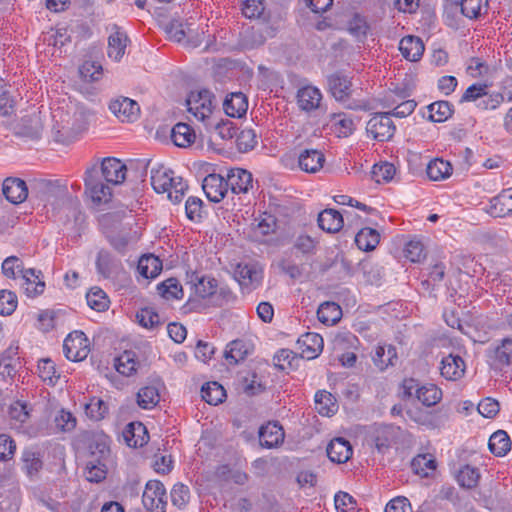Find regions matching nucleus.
Masks as SVG:
<instances>
[{
    "instance_id": "nucleus-32",
    "label": "nucleus",
    "mask_w": 512,
    "mask_h": 512,
    "mask_svg": "<svg viewBox=\"0 0 512 512\" xmlns=\"http://www.w3.org/2000/svg\"><path fill=\"white\" fill-rule=\"evenodd\" d=\"M512 364V340L504 339L491 356V365L498 370Z\"/></svg>"
},
{
    "instance_id": "nucleus-12",
    "label": "nucleus",
    "mask_w": 512,
    "mask_h": 512,
    "mask_svg": "<svg viewBox=\"0 0 512 512\" xmlns=\"http://www.w3.org/2000/svg\"><path fill=\"white\" fill-rule=\"evenodd\" d=\"M401 430L393 425H381L374 429L371 439L377 451L386 453L399 439Z\"/></svg>"
},
{
    "instance_id": "nucleus-11",
    "label": "nucleus",
    "mask_w": 512,
    "mask_h": 512,
    "mask_svg": "<svg viewBox=\"0 0 512 512\" xmlns=\"http://www.w3.org/2000/svg\"><path fill=\"white\" fill-rule=\"evenodd\" d=\"M323 95L319 88L314 85L300 87L296 93V104L299 110L310 114L322 107Z\"/></svg>"
},
{
    "instance_id": "nucleus-50",
    "label": "nucleus",
    "mask_w": 512,
    "mask_h": 512,
    "mask_svg": "<svg viewBox=\"0 0 512 512\" xmlns=\"http://www.w3.org/2000/svg\"><path fill=\"white\" fill-rule=\"evenodd\" d=\"M110 458V447L108 443V439L106 437H101L96 439L90 445V460H95L97 462L108 463Z\"/></svg>"
},
{
    "instance_id": "nucleus-45",
    "label": "nucleus",
    "mask_w": 512,
    "mask_h": 512,
    "mask_svg": "<svg viewBox=\"0 0 512 512\" xmlns=\"http://www.w3.org/2000/svg\"><path fill=\"white\" fill-rule=\"evenodd\" d=\"M37 369L39 377L47 385L54 386L60 378L55 363L50 358L39 360Z\"/></svg>"
},
{
    "instance_id": "nucleus-3",
    "label": "nucleus",
    "mask_w": 512,
    "mask_h": 512,
    "mask_svg": "<svg viewBox=\"0 0 512 512\" xmlns=\"http://www.w3.org/2000/svg\"><path fill=\"white\" fill-rule=\"evenodd\" d=\"M85 194L90 198L93 204L101 205L107 203L111 198L110 187L103 183L99 176L97 165L86 169L84 175Z\"/></svg>"
},
{
    "instance_id": "nucleus-46",
    "label": "nucleus",
    "mask_w": 512,
    "mask_h": 512,
    "mask_svg": "<svg viewBox=\"0 0 512 512\" xmlns=\"http://www.w3.org/2000/svg\"><path fill=\"white\" fill-rule=\"evenodd\" d=\"M96 267L103 277L110 278L115 274L118 262L109 252L102 250L98 253Z\"/></svg>"
},
{
    "instance_id": "nucleus-61",
    "label": "nucleus",
    "mask_w": 512,
    "mask_h": 512,
    "mask_svg": "<svg viewBox=\"0 0 512 512\" xmlns=\"http://www.w3.org/2000/svg\"><path fill=\"white\" fill-rule=\"evenodd\" d=\"M170 496L172 504L179 509H182L189 502L190 490L188 486L182 483H177L173 486Z\"/></svg>"
},
{
    "instance_id": "nucleus-38",
    "label": "nucleus",
    "mask_w": 512,
    "mask_h": 512,
    "mask_svg": "<svg viewBox=\"0 0 512 512\" xmlns=\"http://www.w3.org/2000/svg\"><path fill=\"white\" fill-rule=\"evenodd\" d=\"M342 316L341 307L335 302H324L317 310L319 321L327 326L336 324Z\"/></svg>"
},
{
    "instance_id": "nucleus-47",
    "label": "nucleus",
    "mask_w": 512,
    "mask_h": 512,
    "mask_svg": "<svg viewBox=\"0 0 512 512\" xmlns=\"http://www.w3.org/2000/svg\"><path fill=\"white\" fill-rule=\"evenodd\" d=\"M201 394L203 400L211 405L221 403L226 397L224 388L218 382H208L202 386Z\"/></svg>"
},
{
    "instance_id": "nucleus-28",
    "label": "nucleus",
    "mask_w": 512,
    "mask_h": 512,
    "mask_svg": "<svg viewBox=\"0 0 512 512\" xmlns=\"http://www.w3.org/2000/svg\"><path fill=\"white\" fill-rule=\"evenodd\" d=\"M189 282L193 285L195 294L203 299L214 295L218 287L216 279L210 276H200L196 273L190 276Z\"/></svg>"
},
{
    "instance_id": "nucleus-23",
    "label": "nucleus",
    "mask_w": 512,
    "mask_h": 512,
    "mask_svg": "<svg viewBox=\"0 0 512 512\" xmlns=\"http://www.w3.org/2000/svg\"><path fill=\"white\" fill-rule=\"evenodd\" d=\"M252 174L247 170L235 168L227 175L228 188L235 194L246 193L252 187Z\"/></svg>"
},
{
    "instance_id": "nucleus-53",
    "label": "nucleus",
    "mask_w": 512,
    "mask_h": 512,
    "mask_svg": "<svg viewBox=\"0 0 512 512\" xmlns=\"http://www.w3.org/2000/svg\"><path fill=\"white\" fill-rule=\"evenodd\" d=\"M511 196L503 191L491 200L490 213L495 217H503L512 212Z\"/></svg>"
},
{
    "instance_id": "nucleus-41",
    "label": "nucleus",
    "mask_w": 512,
    "mask_h": 512,
    "mask_svg": "<svg viewBox=\"0 0 512 512\" xmlns=\"http://www.w3.org/2000/svg\"><path fill=\"white\" fill-rule=\"evenodd\" d=\"M396 358L397 353L395 347L392 345H378L375 348L373 362L380 370H384L389 365H393Z\"/></svg>"
},
{
    "instance_id": "nucleus-18",
    "label": "nucleus",
    "mask_w": 512,
    "mask_h": 512,
    "mask_svg": "<svg viewBox=\"0 0 512 512\" xmlns=\"http://www.w3.org/2000/svg\"><path fill=\"white\" fill-rule=\"evenodd\" d=\"M19 344L13 341L0 355V374L4 377H13L19 364Z\"/></svg>"
},
{
    "instance_id": "nucleus-27",
    "label": "nucleus",
    "mask_w": 512,
    "mask_h": 512,
    "mask_svg": "<svg viewBox=\"0 0 512 512\" xmlns=\"http://www.w3.org/2000/svg\"><path fill=\"white\" fill-rule=\"evenodd\" d=\"M422 40L415 36H406L399 43V50L403 57L409 61H418L424 53Z\"/></svg>"
},
{
    "instance_id": "nucleus-1",
    "label": "nucleus",
    "mask_w": 512,
    "mask_h": 512,
    "mask_svg": "<svg viewBox=\"0 0 512 512\" xmlns=\"http://www.w3.org/2000/svg\"><path fill=\"white\" fill-rule=\"evenodd\" d=\"M151 185L157 193H167L173 203H179L188 188L182 177L174 176L173 171L162 165L151 169Z\"/></svg>"
},
{
    "instance_id": "nucleus-31",
    "label": "nucleus",
    "mask_w": 512,
    "mask_h": 512,
    "mask_svg": "<svg viewBox=\"0 0 512 512\" xmlns=\"http://www.w3.org/2000/svg\"><path fill=\"white\" fill-rule=\"evenodd\" d=\"M128 37L125 32L116 30L108 38V57L116 62L120 61L125 54Z\"/></svg>"
},
{
    "instance_id": "nucleus-52",
    "label": "nucleus",
    "mask_w": 512,
    "mask_h": 512,
    "mask_svg": "<svg viewBox=\"0 0 512 512\" xmlns=\"http://www.w3.org/2000/svg\"><path fill=\"white\" fill-rule=\"evenodd\" d=\"M431 121L441 123L451 117L453 110L447 101H437L428 106Z\"/></svg>"
},
{
    "instance_id": "nucleus-57",
    "label": "nucleus",
    "mask_w": 512,
    "mask_h": 512,
    "mask_svg": "<svg viewBox=\"0 0 512 512\" xmlns=\"http://www.w3.org/2000/svg\"><path fill=\"white\" fill-rule=\"evenodd\" d=\"M487 7V0H461L460 8L462 14L469 19H476Z\"/></svg>"
},
{
    "instance_id": "nucleus-43",
    "label": "nucleus",
    "mask_w": 512,
    "mask_h": 512,
    "mask_svg": "<svg viewBox=\"0 0 512 512\" xmlns=\"http://www.w3.org/2000/svg\"><path fill=\"white\" fill-rule=\"evenodd\" d=\"M480 479V472L476 467L470 465L462 466L457 474L456 480L458 484L467 489H472L477 486Z\"/></svg>"
},
{
    "instance_id": "nucleus-40",
    "label": "nucleus",
    "mask_w": 512,
    "mask_h": 512,
    "mask_svg": "<svg viewBox=\"0 0 512 512\" xmlns=\"http://www.w3.org/2000/svg\"><path fill=\"white\" fill-rule=\"evenodd\" d=\"M412 470L421 477H428L436 470V460L431 454H420L411 462Z\"/></svg>"
},
{
    "instance_id": "nucleus-55",
    "label": "nucleus",
    "mask_w": 512,
    "mask_h": 512,
    "mask_svg": "<svg viewBox=\"0 0 512 512\" xmlns=\"http://www.w3.org/2000/svg\"><path fill=\"white\" fill-rule=\"evenodd\" d=\"M107 474V463L97 462L88 459L86 462L85 476L90 482H100L105 479Z\"/></svg>"
},
{
    "instance_id": "nucleus-59",
    "label": "nucleus",
    "mask_w": 512,
    "mask_h": 512,
    "mask_svg": "<svg viewBox=\"0 0 512 512\" xmlns=\"http://www.w3.org/2000/svg\"><path fill=\"white\" fill-rule=\"evenodd\" d=\"M209 130H213L214 133L222 140L232 139L234 136L237 135V129L232 121L222 120L219 122L217 120V117L213 120L212 127Z\"/></svg>"
},
{
    "instance_id": "nucleus-25",
    "label": "nucleus",
    "mask_w": 512,
    "mask_h": 512,
    "mask_svg": "<svg viewBox=\"0 0 512 512\" xmlns=\"http://www.w3.org/2000/svg\"><path fill=\"white\" fill-rule=\"evenodd\" d=\"M324 162V155L316 149L304 150L298 157L300 169L307 173L318 172L323 167Z\"/></svg>"
},
{
    "instance_id": "nucleus-42",
    "label": "nucleus",
    "mask_w": 512,
    "mask_h": 512,
    "mask_svg": "<svg viewBox=\"0 0 512 512\" xmlns=\"http://www.w3.org/2000/svg\"><path fill=\"white\" fill-rule=\"evenodd\" d=\"M488 446L494 455L504 456L510 450L511 441L505 431L498 430L490 436Z\"/></svg>"
},
{
    "instance_id": "nucleus-19",
    "label": "nucleus",
    "mask_w": 512,
    "mask_h": 512,
    "mask_svg": "<svg viewBox=\"0 0 512 512\" xmlns=\"http://www.w3.org/2000/svg\"><path fill=\"white\" fill-rule=\"evenodd\" d=\"M326 451L329 459L339 464L347 462L353 454L350 442L342 437L332 439Z\"/></svg>"
},
{
    "instance_id": "nucleus-56",
    "label": "nucleus",
    "mask_w": 512,
    "mask_h": 512,
    "mask_svg": "<svg viewBox=\"0 0 512 512\" xmlns=\"http://www.w3.org/2000/svg\"><path fill=\"white\" fill-rule=\"evenodd\" d=\"M69 39L67 29L64 27L51 29L43 36V41L47 43L48 46H52L56 49H61Z\"/></svg>"
},
{
    "instance_id": "nucleus-44",
    "label": "nucleus",
    "mask_w": 512,
    "mask_h": 512,
    "mask_svg": "<svg viewBox=\"0 0 512 512\" xmlns=\"http://www.w3.org/2000/svg\"><path fill=\"white\" fill-rule=\"evenodd\" d=\"M332 129L338 137H348L355 130V124L347 114H334L332 116Z\"/></svg>"
},
{
    "instance_id": "nucleus-4",
    "label": "nucleus",
    "mask_w": 512,
    "mask_h": 512,
    "mask_svg": "<svg viewBox=\"0 0 512 512\" xmlns=\"http://www.w3.org/2000/svg\"><path fill=\"white\" fill-rule=\"evenodd\" d=\"M404 394L415 397L427 407L436 405L442 398V391L431 383L420 384L415 379H405L403 382Z\"/></svg>"
},
{
    "instance_id": "nucleus-49",
    "label": "nucleus",
    "mask_w": 512,
    "mask_h": 512,
    "mask_svg": "<svg viewBox=\"0 0 512 512\" xmlns=\"http://www.w3.org/2000/svg\"><path fill=\"white\" fill-rule=\"evenodd\" d=\"M158 293L166 300L181 299L183 297L182 286L175 278H169L157 286Z\"/></svg>"
},
{
    "instance_id": "nucleus-39",
    "label": "nucleus",
    "mask_w": 512,
    "mask_h": 512,
    "mask_svg": "<svg viewBox=\"0 0 512 512\" xmlns=\"http://www.w3.org/2000/svg\"><path fill=\"white\" fill-rule=\"evenodd\" d=\"M330 91L336 100H344L351 91V81L348 77L333 74L328 78Z\"/></svg>"
},
{
    "instance_id": "nucleus-24",
    "label": "nucleus",
    "mask_w": 512,
    "mask_h": 512,
    "mask_svg": "<svg viewBox=\"0 0 512 512\" xmlns=\"http://www.w3.org/2000/svg\"><path fill=\"white\" fill-rule=\"evenodd\" d=\"M141 367V362L134 351L126 350L115 359L116 371L125 376L135 375Z\"/></svg>"
},
{
    "instance_id": "nucleus-37",
    "label": "nucleus",
    "mask_w": 512,
    "mask_h": 512,
    "mask_svg": "<svg viewBox=\"0 0 512 512\" xmlns=\"http://www.w3.org/2000/svg\"><path fill=\"white\" fill-rule=\"evenodd\" d=\"M137 270L144 278L153 279L160 274L162 270V262L154 255H144L138 261Z\"/></svg>"
},
{
    "instance_id": "nucleus-30",
    "label": "nucleus",
    "mask_w": 512,
    "mask_h": 512,
    "mask_svg": "<svg viewBox=\"0 0 512 512\" xmlns=\"http://www.w3.org/2000/svg\"><path fill=\"white\" fill-rule=\"evenodd\" d=\"M316 411L326 417H331L338 411V403L336 398L326 390H319L316 392L315 397Z\"/></svg>"
},
{
    "instance_id": "nucleus-14",
    "label": "nucleus",
    "mask_w": 512,
    "mask_h": 512,
    "mask_svg": "<svg viewBox=\"0 0 512 512\" xmlns=\"http://www.w3.org/2000/svg\"><path fill=\"white\" fill-rule=\"evenodd\" d=\"M206 197L211 201L220 202L228 192V183L221 175L209 174L202 183Z\"/></svg>"
},
{
    "instance_id": "nucleus-10",
    "label": "nucleus",
    "mask_w": 512,
    "mask_h": 512,
    "mask_svg": "<svg viewBox=\"0 0 512 512\" xmlns=\"http://www.w3.org/2000/svg\"><path fill=\"white\" fill-rule=\"evenodd\" d=\"M109 110L121 121L132 123L139 118L140 105L133 99L119 96L109 103Z\"/></svg>"
},
{
    "instance_id": "nucleus-15",
    "label": "nucleus",
    "mask_w": 512,
    "mask_h": 512,
    "mask_svg": "<svg viewBox=\"0 0 512 512\" xmlns=\"http://www.w3.org/2000/svg\"><path fill=\"white\" fill-rule=\"evenodd\" d=\"M466 371V364L462 357L456 354L444 356L440 363L442 377L449 381L461 379Z\"/></svg>"
},
{
    "instance_id": "nucleus-16",
    "label": "nucleus",
    "mask_w": 512,
    "mask_h": 512,
    "mask_svg": "<svg viewBox=\"0 0 512 512\" xmlns=\"http://www.w3.org/2000/svg\"><path fill=\"white\" fill-rule=\"evenodd\" d=\"M126 165L116 158H105L101 163L99 173L107 183L120 184L126 177Z\"/></svg>"
},
{
    "instance_id": "nucleus-26",
    "label": "nucleus",
    "mask_w": 512,
    "mask_h": 512,
    "mask_svg": "<svg viewBox=\"0 0 512 512\" xmlns=\"http://www.w3.org/2000/svg\"><path fill=\"white\" fill-rule=\"evenodd\" d=\"M223 109L230 117L240 118L244 116L248 109L246 96L241 92L231 93L224 100Z\"/></svg>"
},
{
    "instance_id": "nucleus-6",
    "label": "nucleus",
    "mask_w": 512,
    "mask_h": 512,
    "mask_svg": "<svg viewBox=\"0 0 512 512\" xmlns=\"http://www.w3.org/2000/svg\"><path fill=\"white\" fill-rule=\"evenodd\" d=\"M63 351L68 360L82 361L90 352L89 340L82 331H73L65 338Z\"/></svg>"
},
{
    "instance_id": "nucleus-5",
    "label": "nucleus",
    "mask_w": 512,
    "mask_h": 512,
    "mask_svg": "<svg viewBox=\"0 0 512 512\" xmlns=\"http://www.w3.org/2000/svg\"><path fill=\"white\" fill-rule=\"evenodd\" d=\"M133 217L129 216L122 221L118 214H115V235H109L110 243L115 249L122 251L130 243L136 242L139 237V231L133 230Z\"/></svg>"
},
{
    "instance_id": "nucleus-33",
    "label": "nucleus",
    "mask_w": 512,
    "mask_h": 512,
    "mask_svg": "<svg viewBox=\"0 0 512 512\" xmlns=\"http://www.w3.org/2000/svg\"><path fill=\"white\" fill-rule=\"evenodd\" d=\"M171 139L176 146L187 148L195 142L196 134L190 125L180 122L172 128Z\"/></svg>"
},
{
    "instance_id": "nucleus-21",
    "label": "nucleus",
    "mask_w": 512,
    "mask_h": 512,
    "mask_svg": "<svg viewBox=\"0 0 512 512\" xmlns=\"http://www.w3.org/2000/svg\"><path fill=\"white\" fill-rule=\"evenodd\" d=\"M40 271L26 269L20 275V285L28 297H36L43 293L45 283L40 279Z\"/></svg>"
},
{
    "instance_id": "nucleus-58",
    "label": "nucleus",
    "mask_w": 512,
    "mask_h": 512,
    "mask_svg": "<svg viewBox=\"0 0 512 512\" xmlns=\"http://www.w3.org/2000/svg\"><path fill=\"white\" fill-rule=\"evenodd\" d=\"M405 257L413 263H419L426 257L424 245L420 240H410L404 249Z\"/></svg>"
},
{
    "instance_id": "nucleus-9",
    "label": "nucleus",
    "mask_w": 512,
    "mask_h": 512,
    "mask_svg": "<svg viewBox=\"0 0 512 512\" xmlns=\"http://www.w3.org/2000/svg\"><path fill=\"white\" fill-rule=\"evenodd\" d=\"M366 131L369 136L377 141L389 140L395 132V126L390 113H377L367 122Z\"/></svg>"
},
{
    "instance_id": "nucleus-29",
    "label": "nucleus",
    "mask_w": 512,
    "mask_h": 512,
    "mask_svg": "<svg viewBox=\"0 0 512 512\" xmlns=\"http://www.w3.org/2000/svg\"><path fill=\"white\" fill-rule=\"evenodd\" d=\"M343 224L342 214L335 209H325L318 215L319 227L328 233L339 232Z\"/></svg>"
},
{
    "instance_id": "nucleus-34",
    "label": "nucleus",
    "mask_w": 512,
    "mask_h": 512,
    "mask_svg": "<svg viewBox=\"0 0 512 512\" xmlns=\"http://www.w3.org/2000/svg\"><path fill=\"white\" fill-rule=\"evenodd\" d=\"M453 167L449 161L441 158L431 160L426 167V173L432 181H443L452 175Z\"/></svg>"
},
{
    "instance_id": "nucleus-22",
    "label": "nucleus",
    "mask_w": 512,
    "mask_h": 512,
    "mask_svg": "<svg viewBox=\"0 0 512 512\" xmlns=\"http://www.w3.org/2000/svg\"><path fill=\"white\" fill-rule=\"evenodd\" d=\"M2 191L6 199L13 204L22 203L28 195L26 183L18 178L5 179Z\"/></svg>"
},
{
    "instance_id": "nucleus-54",
    "label": "nucleus",
    "mask_w": 512,
    "mask_h": 512,
    "mask_svg": "<svg viewBox=\"0 0 512 512\" xmlns=\"http://www.w3.org/2000/svg\"><path fill=\"white\" fill-rule=\"evenodd\" d=\"M87 304L96 311H104L109 306V300L106 293L98 288H92L86 295Z\"/></svg>"
},
{
    "instance_id": "nucleus-13",
    "label": "nucleus",
    "mask_w": 512,
    "mask_h": 512,
    "mask_svg": "<svg viewBox=\"0 0 512 512\" xmlns=\"http://www.w3.org/2000/svg\"><path fill=\"white\" fill-rule=\"evenodd\" d=\"M297 349L302 358L311 360L322 352L324 341L317 333H305L297 340Z\"/></svg>"
},
{
    "instance_id": "nucleus-17",
    "label": "nucleus",
    "mask_w": 512,
    "mask_h": 512,
    "mask_svg": "<svg viewBox=\"0 0 512 512\" xmlns=\"http://www.w3.org/2000/svg\"><path fill=\"white\" fill-rule=\"evenodd\" d=\"M162 388L163 385L160 382L141 387L136 395L138 406L146 410L154 408L160 402Z\"/></svg>"
},
{
    "instance_id": "nucleus-20",
    "label": "nucleus",
    "mask_w": 512,
    "mask_h": 512,
    "mask_svg": "<svg viewBox=\"0 0 512 512\" xmlns=\"http://www.w3.org/2000/svg\"><path fill=\"white\" fill-rule=\"evenodd\" d=\"M284 440L283 428L276 422H269L259 430L261 446L271 449L280 445Z\"/></svg>"
},
{
    "instance_id": "nucleus-60",
    "label": "nucleus",
    "mask_w": 512,
    "mask_h": 512,
    "mask_svg": "<svg viewBox=\"0 0 512 512\" xmlns=\"http://www.w3.org/2000/svg\"><path fill=\"white\" fill-rule=\"evenodd\" d=\"M257 144V136L252 129H243L236 135V145L240 152L252 150Z\"/></svg>"
},
{
    "instance_id": "nucleus-8",
    "label": "nucleus",
    "mask_w": 512,
    "mask_h": 512,
    "mask_svg": "<svg viewBox=\"0 0 512 512\" xmlns=\"http://www.w3.org/2000/svg\"><path fill=\"white\" fill-rule=\"evenodd\" d=\"M239 285L248 290L258 287L263 279V267L257 262L240 263L234 270Z\"/></svg>"
},
{
    "instance_id": "nucleus-36",
    "label": "nucleus",
    "mask_w": 512,
    "mask_h": 512,
    "mask_svg": "<svg viewBox=\"0 0 512 512\" xmlns=\"http://www.w3.org/2000/svg\"><path fill=\"white\" fill-rule=\"evenodd\" d=\"M23 469L29 477L36 476L43 467L40 451L35 448H27L22 453Z\"/></svg>"
},
{
    "instance_id": "nucleus-63",
    "label": "nucleus",
    "mask_w": 512,
    "mask_h": 512,
    "mask_svg": "<svg viewBox=\"0 0 512 512\" xmlns=\"http://www.w3.org/2000/svg\"><path fill=\"white\" fill-rule=\"evenodd\" d=\"M396 173V168L392 163L384 162L375 164L372 169L373 177L376 182H389L393 179Z\"/></svg>"
},
{
    "instance_id": "nucleus-64",
    "label": "nucleus",
    "mask_w": 512,
    "mask_h": 512,
    "mask_svg": "<svg viewBox=\"0 0 512 512\" xmlns=\"http://www.w3.org/2000/svg\"><path fill=\"white\" fill-rule=\"evenodd\" d=\"M17 307V296L7 290L0 291V314L11 315Z\"/></svg>"
},
{
    "instance_id": "nucleus-35",
    "label": "nucleus",
    "mask_w": 512,
    "mask_h": 512,
    "mask_svg": "<svg viewBox=\"0 0 512 512\" xmlns=\"http://www.w3.org/2000/svg\"><path fill=\"white\" fill-rule=\"evenodd\" d=\"M380 242V233L370 227H364L355 236L357 247L365 252L373 251Z\"/></svg>"
},
{
    "instance_id": "nucleus-62",
    "label": "nucleus",
    "mask_w": 512,
    "mask_h": 512,
    "mask_svg": "<svg viewBox=\"0 0 512 512\" xmlns=\"http://www.w3.org/2000/svg\"><path fill=\"white\" fill-rule=\"evenodd\" d=\"M138 323L146 328L153 329L160 324V316L152 308H143L137 312Z\"/></svg>"
},
{
    "instance_id": "nucleus-2",
    "label": "nucleus",
    "mask_w": 512,
    "mask_h": 512,
    "mask_svg": "<svg viewBox=\"0 0 512 512\" xmlns=\"http://www.w3.org/2000/svg\"><path fill=\"white\" fill-rule=\"evenodd\" d=\"M188 112L209 130L216 118V98L209 90L192 91L186 99Z\"/></svg>"
},
{
    "instance_id": "nucleus-51",
    "label": "nucleus",
    "mask_w": 512,
    "mask_h": 512,
    "mask_svg": "<svg viewBox=\"0 0 512 512\" xmlns=\"http://www.w3.org/2000/svg\"><path fill=\"white\" fill-rule=\"evenodd\" d=\"M84 410L87 417L91 420L100 421L107 415L108 406L102 399L93 397L84 404Z\"/></svg>"
},
{
    "instance_id": "nucleus-48",
    "label": "nucleus",
    "mask_w": 512,
    "mask_h": 512,
    "mask_svg": "<svg viewBox=\"0 0 512 512\" xmlns=\"http://www.w3.org/2000/svg\"><path fill=\"white\" fill-rule=\"evenodd\" d=\"M124 439L128 446H142L147 439L145 427L141 423H131L124 432Z\"/></svg>"
},
{
    "instance_id": "nucleus-7",
    "label": "nucleus",
    "mask_w": 512,
    "mask_h": 512,
    "mask_svg": "<svg viewBox=\"0 0 512 512\" xmlns=\"http://www.w3.org/2000/svg\"><path fill=\"white\" fill-rule=\"evenodd\" d=\"M166 490L164 485L158 480H150L146 483L142 495L144 507L151 512H165Z\"/></svg>"
}]
</instances>
